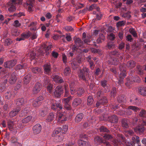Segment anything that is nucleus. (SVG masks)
<instances>
[{
  "label": "nucleus",
  "mask_w": 146,
  "mask_h": 146,
  "mask_svg": "<svg viewBox=\"0 0 146 146\" xmlns=\"http://www.w3.org/2000/svg\"><path fill=\"white\" fill-rule=\"evenodd\" d=\"M82 39L85 43H88L90 41L91 35H88L86 36V33L84 32L82 34Z\"/></svg>",
  "instance_id": "obj_18"
},
{
  "label": "nucleus",
  "mask_w": 146,
  "mask_h": 146,
  "mask_svg": "<svg viewBox=\"0 0 146 146\" xmlns=\"http://www.w3.org/2000/svg\"><path fill=\"white\" fill-rule=\"evenodd\" d=\"M135 66V62L133 60H130L128 62L127 64V67L130 68H134Z\"/></svg>",
  "instance_id": "obj_32"
},
{
  "label": "nucleus",
  "mask_w": 146,
  "mask_h": 146,
  "mask_svg": "<svg viewBox=\"0 0 146 146\" xmlns=\"http://www.w3.org/2000/svg\"><path fill=\"white\" fill-rule=\"evenodd\" d=\"M64 88L65 91L64 96L67 97L69 95V88L67 84L65 85Z\"/></svg>",
  "instance_id": "obj_43"
},
{
  "label": "nucleus",
  "mask_w": 146,
  "mask_h": 146,
  "mask_svg": "<svg viewBox=\"0 0 146 146\" xmlns=\"http://www.w3.org/2000/svg\"><path fill=\"white\" fill-rule=\"evenodd\" d=\"M16 73L13 72L11 73H8L5 76V77L8 78V80L9 83L11 84H14L17 79V77L16 76Z\"/></svg>",
  "instance_id": "obj_4"
},
{
  "label": "nucleus",
  "mask_w": 146,
  "mask_h": 146,
  "mask_svg": "<svg viewBox=\"0 0 146 146\" xmlns=\"http://www.w3.org/2000/svg\"><path fill=\"white\" fill-rule=\"evenodd\" d=\"M84 6V5L79 3H77L75 5L77 9H79L82 8Z\"/></svg>",
  "instance_id": "obj_61"
},
{
  "label": "nucleus",
  "mask_w": 146,
  "mask_h": 146,
  "mask_svg": "<svg viewBox=\"0 0 146 146\" xmlns=\"http://www.w3.org/2000/svg\"><path fill=\"white\" fill-rule=\"evenodd\" d=\"M32 71L34 73L38 74L41 72L42 70L40 68L35 67L33 68Z\"/></svg>",
  "instance_id": "obj_45"
},
{
  "label": "nucleus",
  "mask_w": 146,
  "mask_h": 146,
  "mask_svg": "<svg viewBox=\"0 0 146 146\" xmlns=\"http://www.w3.org/2000/svg\"><path fill=\"white\" fill-rule=\"evenodd\" d=\"M55 118L54 114L52 113H50L47 116L46 119V121L50 122L53 120Z\"/></svg>",
  "instance_id": "obj_24"
},
{
  "label": "nucleus",
  "mask_w": 146,
  "mask_h": 146,
  "mask_svg": "<svg viewBox=\"0 0 146 146\" xmlns=\"http://www.w3.org/2000/svg\"><path fill=\"white\" fill-rule=\"evenodd\" d=\"M78 144L80 146H89L88 142L81 140L78 141Z\"/></svg>",
  "instance_id": "obj_41"
},
{
  "label": "nucleus",
  "mask_w": 146,
  "mask_h": 146,
  "mask_svg": "<svg viewBox=\"0 0 146 146\" xmlns=\"http://www.w3.org/2000/svg\"><path fill=\"white\" fill-rule=\"evenodd\" d=\"M134 130L135 132L141 134L144 131V127L142 126L138 125L134 129Z\"/></svg>",
  "instance_id": "obj_23"
},
{
  "label": "nucleus",
  "mask_w": 146,
  "mask_h": 146,
  "mask_svg": "<svg viewBox=\"0 0 146 146\" xmlns=\"http://www.w3.org/2000/svg\"><path fill=\"white\" fill-rule=\"evenodd\" d=\"M47 113V109L46 108H44L40 111V115L42 117L45 116Z\"/></svg>",
  "instance_id": "obj_36"
},
{
  "label": "nucleus",
  "mask_w": 146,
  "mask_h": 146,
  "mask_svg": "<svg viewBox=\"0 0 146 146\" xmlns=\"http://www.w3.org/2000/svg\"><path fill=\"white\" fill-rule=\"evenodd\" d=\"M84 116V115L82 113L78 114L75 117V122L78 123L80 121L83 119Z\"/></svg>",
  "instance_id": "obj_30"
},
{
  "label": "nucleus",
  "mask_w": 146,
  "mask_h": 146,
  "mask_svg": "<svg viewBox=\"0 0 146 146\" xmlns=\"http://www.w3.org/2000/svg\"><path fill=\"white\" fill-rule=\"evenodd\" d=\"M116 93V89L115 88H112L111 92V96L113 97H114Z\"/></svg>",
  "instance_id": "obj_62"
},
{
  "label": "nucleus",
  "mask_w": 146,
  "mask_h": 146,
  "mask_svg": "<svg viewBox=\"0 0 146 146\" xmlns=\"http://www.w3.org/2000/svg\"><path fill=\"white\" fill-rule=\"evenodd\" d=\"M139 92L143 96H146V87H141L139 89Z\"/></svg>",
  "instance_id": "obj_29"
},
{
  "label": "nucleus",
  "mask_w": 146,
  "mask_h": 146,
  "mask_svg": "<svg viewBox=\"0 0 146 146\" xmlns=\"http://www.w3.org/2000/svg\"><path fill=\"white\" fill-rule=\"evenodd\" d=\"M61 37H66V38L67 41H70L72 40V38L70 35L66 34V36L65 35H62L61 36Z\"/></svg>",
  "instance_id": "obj_55"
},
{
  "label": "nucleus",
  "mask_w": 146,
  "mask_h": 146,
  "mask_svg": "<svg viewBox=\"0 0 146 146\" xmlns=\"http://www.w3.org/2000/svg\"><path fill=\"white\" fill-rule=\"evenodd\" d=\"M22 0H11L8 3L10 4V6L8 9V10L10 12H13L15 10V7L13 5L15 4H21V3Z\"/></svg>",
  "instance_id": "obj_3"
},
{
  "label": "nucleus",
  "mask_w": 146,
  "mask_h": 146,
  "mask_svg": "<svg viewBox=\"0 0 146 146\" xmlns=\"http://www.w3.org/2000/svg\"><path fill=\"white\" fill-rule=\"evenodd\" d=\"M51 102L52 103L51 108L54 110H60L62 109V107L61 104L56 101L53 100Z\"/></svg>",
  "instance_id": "obj_7"
},
{
  "label": "nucleus",
  "mask_w": 146,
  "mask_h": 146,
  "mask_svg": "<svg viewBox=\"0 0 146 146\" xmlns=\"http://www.w3.org/2000/svg\"><path fill=\"white\" fill-rule=\"evenodd\" d=\"M109 119L111 122L113 123H117L118 121V118L115 115L109 117Z\"/></svg>",
  "instance_id": "obj_26"
},
{
  "label": "nucleus",
  "mask_w": 146,
  "mask_h": 146,
  "mask_svg": "<svg viewBox=\"0 0 146 146\" xmlns=\"http://www.w3.org/2000/svg\"><path fill=\"white\" fill-rule=\"evenodd\" d=\"M63 92L62 88L60 86H58L55 89L54 93L53 96L56 98H60L61 95Z\"/></svg>",
  "instance_id": "obj_6"
},
{
  "label": "nucleus",
  "mask_w": 146,
  "mask_h": 146,
  "mask_svg": "<svg viewBox=\"0 0 146 146\" xmlns=\"http://www.w3.org/2000/svg\"><path fill=\"white\" fill-rule=\"evenodd\" d=\"M41 104V102H38L36 100L33 101V105L34 107H37L40 106Z\"/></svg>",
  "instance_id": "obj_48"
},
{
  "label": "nucleus",
  "mask_w": 146,
  "mask_h": 146,
  "mask_svg": "<svg viewBox=\"0 0 146 146\" xmlns=\"http://www.w3.org/2000/svg\"><path fill=\"white\" fill-rule=\"evenodd\" d=\"M34 2V0H29L27 2V8L29 12H31L33 11V4Z\"/></svg>",
  "instance_id": "obj_17"
},
{
  "label": "nucleus",
  "mask_w": 146,
  "mask_h": 146,
  "mask_svg": "<svg viewBox=\"0 0 146 146\" xmlns=\"http://www.w3.org/2000/svg\"><path fill=\"white\" fill-rule=\"evenodd\" d=\"M55 137L54 139L56 140L57 142H60L63 139V137L62 135L60 136L57 135Z\"/></svg>",
  "instance_id": "obj_51"
},
{
  "label": "nucleus",
  "mask_w": 146,
  "mask_h": 146,
  "mask_svg": "<svg viewBox=\"0 0 146 146\" xmlns=\"http://www.w3.org/2000/svg\"><path fill=\"white\" fill-rule=\"evenodd\" d=\"M25 110H24L22 111L21 112V115H20V116H23L25 115L29 111V109L28 108H25Z\"/></svg>",
  "instance_id": "obj_59"
},
{
  "label": "nucleus",
  "mask_w": 146,
  "mask_h": 146,
  "mask_svg": "<svg viewBox=\"0 0 146 146\" xmlns=\"http://www.w3.org/2000/svg\"><path fill=\"white\" fill-rule=\"evenodd\" d=\"M24 103V100L23 98L17 99V100L16 105L17 106L20 107L23 105Z\"/></svg>",
  "instance_id": "obj_35"
},
{
  "label": "nucleus",
  "mask_w": 146,
  "mask_h": 146,
  "mask_svg": "<svg viewBox=\"0 0 146 146\" xmlns=\"http://www.w3.org/2000/svg\"><path fill=\"white\" fill-rule=\"evenodd\" d=\"M42 87L41 84L39 83H36L33 88L32 93L34 94L38 93L41 90Z\"/></svg>",
  "instance_id": "obj_13"
},
{
  "label": "nucleus",
  "mask_w": 146,
  "mask_h": 146,
  "mask_svg": "<svg viewBox=\"0 0 146 146\" xmlns=\"http://www.w3.org/2000/svg\"><path fill=\"white\" fill-rule=\"evenodd\" d=\"M95 142H97L98 143H103L105 146H111L110 143L108 141H103L102 139L99 137H97L94 138Z\"/></svg>",
  "instance_id": "obj_14"
},
{
  "label": "nucleus",
  "mask_w": 146,
  "mask_h": 146,
  "mask_svg": "<svg viewBox=\"0 0 146 146\" xmlns=\"http://www.w3.org/2000/svg\"><path fill=\"white\" fill-rule=\"evenodd\" d=\"M79 76L80 79L86 81L90 80L91 76L89 75L88 69L86 67H84L83 70L80 71Z\"/></svg>",
  "instance_id": "obj_1"
},
{
  "label": "nucleus",
  "mask_w": 146,
  "mask_h": 146,
  "mask_svg": "<svg viewBox=\"0 0 146 146\" xmlns=\"http://www.w3.org/2000/svg\"><path fill=\"white\" fill-rule=\"evenodd\" d=\"M125 22L124 21H119L116 24L117 27H120L125 25Z\"/></svg>",
  "instance_id": "obj_63"
},
{
  "label": "nucleus",
  "mask_w": 146,
  "mask_h": 146,
  "mask_svg": "<svg viewBox=\"0 0 146 146\" xmlns=\"http://www.w3.org/2000/svg\"><path fill=\"white\" fill-rule=\"evenodd\" d=\"M101 86L105 88L104 92H109L110 89V87L109 84H107V82L105 80H102L101 81Z\"/></svg>",
  "instance_id": "obj_12"
},
{
  "label": "nucleus",
  "mask_w": 146,
  "mask_h": 146,
  "mask_svg": "<svg viewBox=\"0 0 146 146\" xmlns=\"http://www.w3.org/2000/svg\"><path fill=\"white\" fill-rule=\"evenodd\" d=\"M62 130V128L60 127H58L56 128L53 131L52 134V137H55L57 136V135L59 133L61 132Z\"/></svg>",
  "instance_id": "obj_38"
},
{
  "label": "nucleus",
  "mask_w": 146,
  "mask_h": 146,
  "mask_svg": "<svg viewBox=\"0 0 146 146\" xmlns=\"http://www.w3.org/2000/svg\"><path fill=\"white\" fill-rule=\"evenodd\" d=\"M6 86L7 84L6 82L0 84V92L3 91L5 89Z\"/></svg>",
  "instance_id": "obj_42"
},
{
  "label": "nucleus",
  "mask_w": 146,
  "mask_h": 146,
  "mask_svg": "<svg viewBox=\"0 0 146 146\" xmlns=\"http://www.w3.org/2000/svg\"><path fill=\"white\" fill-rule=\"evenodd\" d=\"M13 92H7L5 94V97L6 98L9 99L11 98L12 97L14 96V94H13Z\"/></svg>",
  "instance_id": "obj_44"
},
{
  "label": "nucleus",
  "mask_w": 146,
  "mask_h": 146,
  "mask_svg": "<svg viewBox=\"0 0 146 146\" xmlns=\"http://www.w3.org/2000/svg\"><path fill=\"white\" fill-rule=\"evenodd\" d=\"M30 35V34L29 33H27L25 34H23L21 35L20 37L17 38H16V40L20 41L24 40L25 38H28Z\"/></svg>",
  "instance_id": "obj_25"
},
{
  "label": "nucleus",
  "mask_w": 146,
  "mask_h": 146,
  "mask_svg": "<svg viewBox=\"0 0 146 146\" xmlns=\"http://www.w3.org/2000/svg\"><path fill=\"white\" fill-rule=\"evenodd\" d=\"M42 127L39 124L35 125L33 128V133L35 134H38L40 133Z\"/></svg>",
  "instance_id": "obj_16"
},
{
  "label": "nucleus",
  "mask_w": 146,
  "mask_h": 146,
  "mask_svg": "<svg viewBox=\"0 0 146 146\" xmlns=\"http://www.w3.org/2000/svg\"><path fill=\"white\" fill-rule=\"evenodd\" d=\"M52 78L53 81L56 83H62L63 82L62 78L56 74H53Z\"/></svg>",
  "instance_id": "obj_19"
},
{
  "label": "nucleus",
  "mask_w": 146,
  "mask_h": 146,
  "mask_svg": "<svg viewBox=\"0 0 146 146\" xmlns=\"http://www.w3.org/2000/svg\"><path fill=\"white\" fill-rule=\"evenodd\" d=\"M71 72V70L69 67H66L64 70V74L65 76H68L69 75Z\"/></svg>",
  "instance_id": "obj_40"
},
{
  "label": "nucleus",
  "mask_w": 146,
  "mask_h": 146,
  "mask_svg": "<svg viewBox=\"0 0 146 146\" xmlns=\"http://www.w3.org/2000/svg\"><path fill=\"white\" fill-rule=\"evenodd\" d=\"M128 110L126 111V114L128 115H130L132 113V111L129 110H132L135 112H137L139 111L140 109L138 108L133 106H129L128 108Z\"/></svg>",
  "instance_id": "obj_10"
},
{
  "label": "nucleus",
  "mask_w": 146,
  "mask_h": 146,
  "mask_svg": "<svg viewBox=\"0 0 146 146\" xmlns=\"http://www.w3.org/2000/svg\"><path fill=\"white\" fill-rule=\"evenodd\" d=\"M107 100L106 97H104L101 100H100L96 103V106L99 107L101 105L107 103Z\"/></svg>",
  "instance_id": "obj_22"
},
{
  "label": "nucleus",
  "mask_w": 146,
  "mask_h": 146,
  "mask_svg": "<svg viewBox=\"0 0 146 146\" xmlns=\"http://www.w3.org/2000/svg\"><path fill=\"white\" fill-rule=\"evenodd\" d=\"M124 65H120L119 67L120 70L121 71L120 74L119 75V78L118 79V84H122L123 82V78L126 76V73L124 69Z\"/></svg>",
  "instance_id": "obj_2"
},
{
  "label": "nucleus",
  "mask_w": 146,
  "mask_h": 146,
  "mask_svg": "<svg viewBox=\"0 0 146 146\" xmlns=\"http://www.w3.org/2000/svg\"><path fill=\"white\" fill-rule=\"evenodd\" d=\"M12 42V41L11 39L7 38L5 40L4 44L5 46H8L11 44Z\"/></svg>",
  "instance_id": "obj_56"
},
{
  "label": "nucleus",
  "mask_w": 146,
  "mask_h": 146,
  "mask_svg": "<svg viewBox=\"0 0 146 146\" xmlns=\"http://www.w3.org/2000/svg\"><path fill=\"white\" fill-rule=\"evenodd\" d=\"M26 68V66L25 64H24L23 65L19 64L16 66L15 69L16 70H21L22 69H24Z\"/></svg>",
  "instance_id": "obj_50"
},
{
  "label": "nucleus",
  "mask_w": 146,
  "mask_h": 146,
  "mask_svg": "<svg viewBox=\"0 0 146 146\" xmlns=\"http://www.w3.org/2000/svg\"><path fill=\"white\" fill-rule=\"evenodd\" d=\"M140 80L139 78L137 76L132 77L129 76L127 78V82L125 84L127 86H129V84H131L133 82H138Z\"/></svg>",
  "instance_id": "obj_9"
},
{
  "label": "nucleus",
  "mask_w": 146,
  "mask_h": 146,
  "mask_svg": "<svg viewBox=\"0 0 146 146\" xmlns=\"http://www.w3.org/2000/svg\"><path fill=\"white\" fill-rule=\"evenodd\" d=\"M138 71V73L140 75H142L143 74V69L146 70V65L145 66L141 67L140 66H137V67Z\"/></svg>",
  "instance_id": "obj_34"
},
{
  "label": "nucleus",
  "mask_w": 146,
  "mask_h": 146,
  "mask_svg": "<svg viewBox=\"0 0 146 146\" xmlns=\"http://www.w3.org/2000/svg\"><path fill=\"white\" fill-rule=\"evenodd\" d=\"M76 94L79 96H81L84 92V90L82 88H79L78 89V90L76 91Z\"/></svg>",
  "instance_id": "obj_47"
},
{
  "label": "nucleus",
  "mask_w": 146,
  "mask_h": 146,
  "mask_svg": "<svg viewBox=\"0 0 146 146\" xmlns=\"http://www.w3.org/2000/svg\"><path fill=\"white\" fill-rule=\"evenodd\" d=\"M75 44L73 46L72 50H78V47H83V42L79 38H76L75 39Z\"/></svg>",
  "instance_id": "obj_5"
},
{
  "label": "nucleus",
  "mask_w": 146,
  "mask_h": 146,
  "mask_svg": "<svg viewBox=\"0 0 146 146\" xmlns=\"http://www.w3.org/2000/svg\"><path fill=\"white\" fill-rule=\"evenodd\" d=\"M81 100L79 98H75L73 100L72 103V105L74 107H76L80 104Z\"/></svg>",
  "instance_id": "obj_31"
},
{
  "label": "nucleus",
  "mask_w": 146,
  "mask_h": 146,
  "mask_svg": "<svg viewBox=\"0 0 146 146\" xmlns=\"http://www.w3.org/2000/svg\"><path fill=\"white\" fill-rule=\"evenodd\" d=\"M70 92L72 94H74L76 92L75 85L73 81H70L69 83Z\"/></svg>",
  "instance_id": "obj_20"
},
{
  "label": "nucleus",
  "mask_w": 146,
  "mask_h": 146,
  "mask_svg": "<svg viewBox=\"0 0 146 146\" xmlns=\"http://www.w3.org/2000/svg\"><path fill=\"white\" fill-rule=\"evenodd\" d=\"M108 38L111 40H113L115 38V35L112 33H110L108 36Z\"/></svg>",
  "instance_id": "obj_58"
},
{
  "label": "nucleus",
  "mask_w": 146,
  "mask_h": 146,
  "mask_svg": "<svg viewBox=\"0 0 146 146\" xmlns=\"http://www.w3.org/2000/svg\"><path fill=\"white\" fill-rule=\"evenodd\" d=\"M8 125L9 130L13 131L15 129L14 127H15L13 121L11 120H9L8 121Z\"/></svg>",
  "instance_id": "obj_28"
},
{
  "label": "nucleus",
  "mask_w": 146,
  "mask_h": 146,
  "mask_svg": "<svg viewBox=\"0 0 146 146\" xmlns=\"http://www.w3.org/2000/svg\"><path fill=\"white\" fill-rule=\"evenodd\" d=\"M129 120L128 119H123L121 121L122 125L123 127L127 128L129 127Z\"/></svg>",
  "instance_id": "obj_33"
},
{
  "label": "nucleus",
  "mask_w": 146,
  "mask_h": 146,
  "mask_svg": "<svg viewBox=\"0 0 146 146\" xmlns=\"http://www.w3.org/2000/svg\"><path fill=\"white\" fill-rule=\"evenodd\" d=\"M100 131L102 132H108L109 131L108 129L104 126H102L100 128Z\"/></svg>",
  "instance_id": "obj_64"
},
{
  "label": "nucleus",
  "mask_w": 146,
  "mask_h": 146,
  "mask_svg": "<svg viewBox=\"0 0 146 146\" xmlns=\"http://www.w3.org/2000/svg\"><path fill=\"white\" fill-rule=\"evenodd\" d=\"M31 78V75L28 74L24 77V84H28L30 82Z\"/></svg>",
  "instance_id": "obj_37"
},
{
  "label": "nucleus",
  "mask_w": 146,
  "mask_h": 146,
  "mask_svg": "<svg viewBox=\"0 0 146 146\" xmlns=\"http://www.w3.org/2000/svg\"><path fill=\"white\" fill-rule=\"evenodd\" d=\"M64 113H58L57 114V118L59 122L63 123L66 121L67 118Z\"/></svg>",
  "instance_id": "obj_8"
},
{
  "label": "nucleus",
  "mask_w": 146,
  "mask_h": 146,
  "mask_svg": "<svg viewBox=\"0 0 146 146\" xmlns=\"http://www.w3.org/2000/svg\"><path fill=\"white\" fill-rule=\"evenodd\" d=\"M115 45L112 42H108L107 45V47L109 49L113 48L115 47Z\"/></svg>",
  "instance_id": "obj_49"
},
{
  "label": "nucleus",
  "mask_w": 146,
  "mask_h": 146,
  "mask_svg": "<svg viewBox=\"0 0 146 146\" xmlns=\"http://www.w3.org/2000/svg\"><path fill=\"white\" fill-rule=\"evenodd\" d=\"M17 61L16 60H11L5 62L4 64L5 68H11L14 66L17 63Z\"/></svg>",
  "instance_id": "obj_11"
},
{
  "label": "nucleus",
  "mask_w": 146,
  "mask_h": 146,
  "mask_svg": "<svg viewBox=\"0 0 146 146\" xmlns=\"http://www.w3.org/2000/svg\"><path fill=\"white\" fill-rule=\"evenodd\" d=\"M104 139L107 140H110L112 139V137L111 135L108 134H105L103 136Z\"/></svg>",
  "instance_id": "obj_57"
},
{
  "label": "nucleus",
  "mask_w": 146,
  "mask_h": 146,
  "mask_svg": "<svg viewBox=\"0 0 146 146\" xmlns=\"http://www.w3.org/2000/svg\"><path fill=\"white\" fill-rule=\"evenodd\" d=\"M72 97L71 96L68 97L67 98H64L62 99V102L65 105L66 108L68 110L70 109V106L69 105V103L70 100H72Z\"/></svg>",
  "instance_id": "obj_15"
},
{
  "label": "nucleus",
  "mask_w": 146,
  "mask_h": 146,
  "mask_svg": "<svg viewBox=\"0 0 146 146\" xmlns=\"http://www.w3.org/2000/svg\"><path fill=\"white\" fill-rule=\"evenodd\" d=\"M93 101V99L91 96L88 97L87 99V104L88 105H90L92 104Z\"/></svg>",
  "instance_id": "obj_60"
},
{
  "label": "nucleus",
  "mask_w": 146,
  "mask_h": 146,
  "mask_svg": "<svg viewBox=\"0 0 146 146\" xmlns=\"http://www.w3.org/2000/svg\"><path fill=\"white\" fill-rule=\"evenodd\" d=\"M72 66L74 69H76L78 67V65L76 61H73L71 63Z\"/></svg>",
  "instance_id": "obj_52"
},
{
  "label": "nucleus",
  "mask_w": 146,
  "mask_h": 146,
  "mask_svg": "<svg viewBox=\"0 0 146 146\" xmlns=\"http://www.w3.org/2000/svg\"><path fill=\"white\" fill-rule=\"evenodd\" d=\"M139 115L142 118H145L146 119V111L143 109L142 110L139 112Z\"/></svg>",
  "instance_id": "obj_39"
},
{
  "label": "nucleus",
  "mask_w": 146,
  "mask_h": 146,
  "mask_svg": "<svg viewBox=\"0 0 146 146\" xmlns=\"http://www.w3.org/2000/svg\"><path fill=\"white\" fill-rule=\"evenodd\" d=\"M47 91L49 93H51L53 89V85L51 84H49L46 87Z\"/></svg>",
  "instance_id": "obj_53"
},
{
  "label": "nucleus",
  "mask_w": 146,
  "mask_h": 146,
  "mask_svg": "<svg viewBox=\"0 0 146 146\" xmlns=\"http://www.w3.org/2000/svg\"><path fill=\"white\" fill-rule=\"evenodd\" d=\"M44 70L45 72L48 74L51 72V67L50 64H46L44 66Z\"/></svg>",
  "instance_id": "obj_21"
},
{
  "label": "nucleus",
  "mask_w": 146,
  "mask_h": 146,
  "mask_svg": "<svg viewBox=\"0 0 146 146\" xmlns=\"http://www.w3.org/2000/svg\"><path fill=\"white\" fill-rule=\"evenodd\" d=\"M129 31L134 37H136L137 36L136 31L133 28H130L129 29Z\"/></svg>",
  "instance_id": "obj_54"
},
{
  "label": "nucleus",
  "mask_w": 146,
  "mask_h": 146,
  "mask_svg": "<svg viewBox=\"0 0 146 146\" xmlns=\"http://www.w3.org/2000/svg\"><path fill=\"white\" fill-rule=\"evenodd\" d=\"M32 116H29L25 118L22 120V121L23 123H27L29 122L32 119Z\"/></svg>",
  "instance_id": "obj_46"
},
{
  "label": "nucleus",
  "mask_w": 146,
  "mask_h": 146,
  "mask_svg": "<svg viewBox=\"0 0 146 146\" xmlns=\"http://www.w3.org/2000/svg\"><path fill=\"white\" fill-rule=\"evenodd\" d=\"M20 111V109L18 108L13 109L9 113V115L10 117H13L15 116Z\"/></svg>",
  "instance_id": "obj_27"
}]
</instances>
